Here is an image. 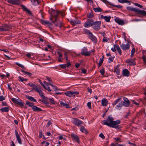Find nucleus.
Wrapping results in <instances>:
<instances>
[{
    "instance_id": "2eb2a0df",
    "label": "nucleus",
    "mask_w": 146,
    "mask_h": 146,
    "mask_svg": "<svg viewBox=\"0 0 146 146\" xmlns=\"http://www.w3.org/2000/svg\"><path fill=\"white\" fill-rule=\"evenodd\" d=\"M88 37L94 42L95 43L96 42L97 38L92 33L88 35Z\"/></svg>"
},
{
    "instance_id": "423d86ee",
    "label": "nucleus",
    "mask_w": 146,
    "mask_h": 146,
    "mask_svg": "<svg viewBox=\"0 0 146 146\" xmlns=\"http://www.w3.org/2000/svg\"><path fill=\"white\" fill-rule=\"evenodd\" d=\"M70 22L71 24L73 26L75 25L78 24H80L81 23V22L80 20L77 18H75L74 19H70Z\"/></svg>"
},
{
    "instance_id": "6ab92c4d",
    "label": "nucleus",
    "mask_w": 146,
    "mask_h": 146,
    "mask_svg": "<svg viewBox=\"0 0 146 146\" xmlns=\"http://www.w3.org/2000/svg\"><path fill=\"white\" fill-rule=\"evenodd\" d=\"M100 17L101 19H104L106 22H110V20L111 18V17L110 16L108 17L107 16H104L102 15H101Z\"/></svg>"
},
{
    "instance_id": "338daca9",
    "label": "nucleus",
    "mask_w": 146,
    "mask_h": 146,
    "mask_svg": "<svg viewBox=\"0 0 146 146\" xmlns=\"http://www.w3.org/2000/svg\"><path fill=\"white\" fill-rule=\"evenodd\" d=\"M135 52V49L134 48L132 49L131 51V55H133Z\"/></svg>"
},
{
    "instance_id": "680f3d73",
    "label": "nucleus",
    "mask_w": 146,
    "mask_h": 146,
    "mask_svg": "<svg viewBox=\"0 0 146 146\" xmlns=\"http://www.w3.org/2000/svg\"><path fill=\"white\" fill-rule=\"evenodd\" d=\"M57 53L60 57H62V55L60 51H58L57 52Z\"/></svg>"
},
{
    "instance_id": "0e129e2a",
    "label": "nucleus",
    "mask_w": 146,
    "mask_h": 146,
    "mask_svg": "<svg viewBox=\"0 0 146 146\" xmlns=\"http://www.w3.org/2000/svg\"><path fill=\"white\" fill-rule=\"evenodd\" d=\"M99 34H100L103 37V38L104 37H105V35H106V34L105 33V32H103L102 33L101 32H99Z\"/></svg>"
},
{
    "instance_id": "c85d7f7f",
    "label": "nucleus",
    "mask_w": 146,
    "mask_h": 146,
    "mask_svg": "<svg viewBox=\"0 0 146 146\" xmlns=\"http://www.w3.org/2000/svg\"><path fill=\"white\" fill-rule=\"evenodd\" d=\"M93 9L96 12H102L103 11V10L99 7L97 8H93Z\"/></svg>"
},
{
    "instance_id": "412c9836",
    "label": "nucleus",
    "mask_w": 146,
    "mask_h": 146,
    "mask_svg": "<svg viewBox=\"0 0 146 146\" xmlns=\"http://www.w3.org/2000/svg\"><path fill=\"white\" fill-rule=\"evenodd\" d=\"M15 134L16 136V137L17 139V140L18 143L20 144H22V142H21V139L19 136V135L17 131V130H15Z\"/></svg>"
},
{
    "instance_id": "052dcab7",
    "label": "nucleus",
    "mask_w": 146,
    "mask_h": 146,
    "mask_svg": "<svg viewBox=\"0 0 146 146\" xmlns=\"http://www.w3.org/2000/svg\"><path fill=\"white\" fill-rule=\"evenodd\" d=\"M134 5L135 6H137L139 7H140V8L142 7V6L141 5L139 4L138 3H135Z\"/></svg>"
},
{
    "instance_id": "39448f33",
    "label": "nucleus",
    "mask_w": 146,
    "mask_h": 146,
    "mask_svg": "<svg viewBox=\"0 0 146 146\" xmlns=\"http://www.w3.org/2000/svg\"><path fill=\"white\" fill-rule=\"evenodd\" d=\"M94 21L92 19H88L85 23L84 26L85 27L88 28L92 26L93 25Z\"/></svg>"
},
{
    "instance_id": "bb28decb",
    "label": "nucleus",
    "mask_w": 146,
    "mask_h": 146,
    "mask_svg": "<svg viewBox=\"0 0 146 146\" xmlns=\"http://www.w3.org/2000/svg\"><path fill=\"white\" fill-rule=\"evenodd\" d=\"M35 91L39 93V95L41 96L42 98L43 97L45 98V96L44 95V93L42 91H41V89L40 88H38V89H36Z\"/></svg>"
},
{
    "instance_id": "69168bd1",
    "label": "nucleus",
    "mask_w": 146,
    "mask_h": 146,
    "mask_svg": "<svg viewBox=\"0 0 146 146\" xmlns=\"http://www.w3.org/2000/svg\"><path fill=\"white\" fill-rule=\"evenodd\" d=\"M99 137L103 139L105 138V136L102 133H100L99 135Z\"/></svg>"
},
{
    "instance_id": "5701e85b",
    "label": "nucleus",
    "mask_w": 146,
    "mask_h": 146,
    "mask_svg": "<svg viewBox=\"0 0 146 146\" xmlns=\"http://www.w3.org/2000/svg\"><path fill=\"white\" fill-rule=\"evenodd\" d=\"M115 22L119 25H123L124 24L123 21L119 19L118 18H116L115 19Z\"/></svg>"
},
{
    "instance_id": "774afa93",
    "label": "nucleus",
    "mask_w": 146,
    "mask_h": 146,
    "mask_svg": "<svg viewBox=\"0 0 146 146\" xmlns=\"http://www.w3.org/2000/svg\"><path fill=\"white\" fill-rule=\"evenodd\" d=\"M59 14H60L62 16H63L65 15V13L64 12H63L61 11H59Z\"/></svg>"
},
{
    "instance_id": "ddd939ff",
    "label": "nucleus",
    "mask_w": 146,
    "mask_h": 146,
    "mask_svg": "<svg viewBox=\"0 0 146 146\" xmlns=\"http://www.w3.org/2000/svg\"><path fill=\"white\" fill-rule=\"evenodd\" d=\"M121 48L123 50H128L129 48V44L127 43L126 44H122L120 45Z\"/></svg>"
},
{
    "instance_id": "5fc2aeb1",
    "label": "nucleus",
    "mask_w": 146,
    "mask_h": 146,
    "mask_svg": "<svg viewBox=\"0 0 146 146\" xmlns=\"http://www.w3.org/2000/svg\"><path fill=\"white\" fill-rule=\"evenodd\" d=\"M116 44L114 45V47L112 48L111 49L112 51H113V52H115V51H116L115 48H116Z\"/></svg>"
},
{
    "instance_id": "7ed1b4c3",
    "label": "nucleus",
    "mask_w": 146,
    "mask_h": 146,
    "mask_svg": "<svg viewBox=\"0 0 146 146\" xmlns=\"http://www.w3.org/2000/svg\"><path fill=\"white\" fill-rule=\"evenodd\" d=\"M101 25V21H96L94 22L92 28L96 31H98L100 29Z\"/></svg>"
},
{
    "instance_id": "4d7b16f0",
    "label": "nucleus",
    "mask_w": 146,
    "mask_h": 146,
    "mask_svg": "<svg viewBox=\"0 0 146 146\" xmlns=\"http://www.w3.org/2000/svg\"><path fill=\"white\" fill-rule=\"evenodd\" d=\"M91 103L90 102H88L87 104V106L88 108L90 109H91Z\"/></svg>"
},
{
    "instance_id": "4c0bfd02",
    "label": "nucleus",
    "mask_w": 146,
    "mask_h": 146,
    "mask_svg": "<svg viewBox=\"0 0 146 146\" xmlns=\"http://www.w3.org/2000/svg\"><path fill=\"white\" fill-rule=\"evenodd\" d=\"M26 104L28 106L31 107L32 108V107L34 106L33 103H31L28 101H27L26 102Z\"/></svg>"
},
{
    "instance_id": "aec40b11",
    "label": "nucleus",
    "mask_w": 146,
    "mask_h": 146,
    "mask_svg": "<svg viewBox=\"0 0 146 146\" xmlns=\"http://www.w3.org/2000/svg\"><path fill=\"white\" fill-rule=\"evenodd\" d=\"M5 31H9L11 29V25L7 24H3L2 25Z\"/></svg>"
},
{
    "instance_id": "a878e982",
    "label": "nucleus",
    "mask_w": 146,
    "mask_h": 146,
    "mask_svg": "<svg viewBox=\"0 0 146 146\" xmlns=\"http://www.w3.org/2000/svg\"><path fill=\"white\" fill-rule=\"evenodd\" d=\"M32 109L34 111L39 112L42 111V110L40 108H38L35 106H34L32 107Z\"/></svg>"
},
{
    "instance_id": "393cba45",
    "label": "nucleus",
    "mask_w": 146,
    "mask_h": 146,
    "mask_svg": "<svg viewBox=\"0 0 146 146\" xmlns=\"http://www.w3.org/2000/svg\"><path fill=\"white\" fill-rule=\"evenodd\" d=\"M101 102L102 105L103 106H106L108 104V101L105 98H103Z\"/></svg>"
},
{
    "instance_id": "f3484780",
    "label": "nucleus",
    "mask_w": 146,
    "mask_h": 146,
    "mask_svg": "<svg viewBox=\"0 0 146 146\" xmlns=\"http://www.w3.org/2000/svg\"><path fill=\"white\" fill-rule=\"evenodd\" d=\"M119 65H117L114 68V72L118 75L119 74Z\"/></svg>"
},
{
    "instance_id": "4be33fe9",
    "label": "nucleus",
    "mask_w": 146,
    "mask_h": 146,
    "mask_svg": "<svg viewBox=\"0 0 146 146\" xmlns=\"http://www.w3.org/2000/svg\"><path fill=\"white\" fill-rule=\"evenodd\" d=\"M122 75L124 76H128L129 75V72L127 69H124L122 71Z\"/></svg>"
},
{
    "instance_id": "cd10ccee",
    "label": "nucleus",
    "mask_w": 146,
    "mask_h": 146,
    "mask_svg": "<svg viewBox=\"0 0 146 146\" xmlns=\"http://www.w3.org/2000/svg\"><path fill=\"white\" fill-rule=\"evenodd\" d=\"M80 130L82 132L86 134H87L88 133L87 129L83 126H80Z\"/></svg>"
},
{
    "instance_id": "864d4df0",
    "label": "nucleus",
    "mask_w": 146,
    "mask_h": 146,
    "mask_svg": "<svg viewBox=\"0 0 146 146\" xmlns=\"http://www.w3.org/2000/svg\"><path fill=\"white\" fill-rule=\"evenodd\" d=\"M57 10H52V13L51 15L53 17H54V15L55 14V13H56L57 14Z\"/></svg>"
},
{
    "instance_id": "c9c22d12",
    "label": "nucleus",
    "mask_w": 146,
    "mask_h": 146,
    "mask_svg": "<svg viewBox=\"0 0 146 146\" xmlns=\"http://www.w3.org/2000/svg\"><path fill=\"white\" fill-rule=\"evenodd\" d=\"M33 5H37L39 4L38 0H30Z\"/></svg>"
},
{
    "instance_id": "a211bd4d",
    "label": "nucleus",
    "mask_w": 146,
    "mask_h": 146,
    "mask_svg": "<svg viewBox=\"0 0 146 146\" xmlns=\"http://www.w3.org/2000/svg\"><path fill=\"white\" fill-rule=\"evenodd\" d=\"M21 7L22 9L24 11H27L29 15L31 16L32 15V13L28 9L23 5H21Z\"/></svg>"
},
{
    "instance_id": "f704fd0d",
    "label": "nucleus",
    "mask_w": 146,
    "mask_h": 146,
    "mask_svg": "<svg viewBox=\"0 0 146 146\" xmlns=\"http://www.w3.org/2000/svg\"><path fill=\"white\" fill-rule=\"evenodd\" d=\"M146 52V51L145 50H143L142 51V53H143V56H142V59H143V61L145 63H146V58L144 54H145Z\"/></svg>"
},
{
    "instance_id": "de8ad7c7",
    "label": "nucleus",
    "mask_w": 146,
    "mask_h": 146,
    "mask_svg": "<svg viewBox=\"0 0 146 146\" xmlns=\"http://www.w3.org/2000/svg\"><path fill=\"white\" fill-rule=\"evenodd\" d=\"M103 61L104 60H103L102 59H100L99 63L98 64V66L99 67L102 65V64Z\"/></svg>"
},
{
    "instance_id": "f257e3e1",
    "label": "nucleus",
    "mask_w": 146,
    "mask_h": 146,
    "mask_svg": "<svg viewBox=\"0 0 146 146\" xmlns=\"http://www.w3.org/2000/svg\"><path fill=\"white\" fill-rule=\"evenodd\" d=\"M113 119V118L111 117V115H109L106 120L103 121V124L116 129H120L121 127L118 125L121 123V121L119 120L114 121Z\"/></svg>"
},
{
    "instance_id": "37998d69",
    "label": "nucleus",
    "mask_w": 146,
    "mask_h": 146,
    "mask_svg": "<svg viewBox=\"0 0 146 146\" xmlns=\"http://www.w3.org/2000/svg\"><path fill=\"white\" fill-rule=\"evenodd\" d=\"M41 20V23L43 24H47L48 25L49 23V22L48 21H44L43 20Z\"/></svg>"
},
{
    "instance_id": "13d9d810",
    "label": "nucleus",
    "mask_w": 146,
    "mask_h": 146,
    "mask_svg": "<svg viewBox=\"0 0 146 146\" xmlns=\"http://www.w3.org/2000/svg\"><path fill=\"white\" fill-rule=\"evenodd\" d=\"M46 78L47 80L49 81V84L50 85V83H51V84H52V81L51 80V79L47 76H46Z\"/></svg>"
},
{
    "instance_id": "dca6fc26",
    "label": "nucleus",
    "mask_w": 146,
    "mask_h": 146,
    "mask_svg": "<svg viewBox=\"0 0 146 146\" xmlns=\"http://www.w3.org/2000/svg\"><path fill=\"white\" fill-rule=\"evenodd\" d=\"M123 106L124 107L123 103V101H121L117 105H116L115 108L118 110H120L121 109Z\"/></svg>"
},
{
    "instance_id": "2f4dec72",
    "label": "nucleus",
    "mask_w": 146,
    "mask_h": 146,
    "mask_svg": "<svg viewBox=\"0 0 146 146\" xmlns=\"http://www.w3.org/2000/svg\"><path fill=\"white\" fill-rule=\"evenodd\" d=\"M116 48L119 55H122L121 50L120 49L119 46L117 44H116Z\"/></svg>"
},
{
    "instance_id": "3c124183",
    "label": "nucleus",
    "mask_w": 146,
    "mask_h": 146,
    "mask_svg": "<svg viewBox=\"0 0 146 146\" xmlns=\"http://www.w3.org/2000/svg\"><path fill=\"white\" fill-rule=\"evenodd\" d=\"M44 86H45V88H44V89L46 90H47L48 92H50L52 90H51L50 89V88L49 86H45V85Z\"/></svg>"
},
{
    "instance_id": "58836bf2",
    "label": "nucleus",
    "mask_w": 146,
    "mask_h": 146,
    "mask_svg": "<svg viewBox=\"0 0 146 146\" xmlns=\"http://www.w3.org/2000/svg\"><path fill=\"white\" fill-rule=\"evenodd\" d=\"M19 80L20 81H21L22 82H23V81H27L28 79L26 78H24L21 77L19 76Z\"/></svg>"
},
{
    "instance_id": "f8f14e48",
    "label": "nucleus",
    "mask_w": 146,
    "mask_h": 146,
    "mask_svg": "<svg viewBox=\"0 0 146 146\" xmlns=\"http://www.w3.org/2000/svg\"><path fill=\"white\" fill-rule=\"evenodd\" d=\"M125 62L130 66H134L136 64V62L132 59L130 58L127 60H126Z\"/></svg>"
},
{
    "instance_id": "0eeeda50",
    "label": "nucleus",
    "mask_w": 146,
    "mask_h": 146,
    "mask_svg": "<svg viewBox=\"0 0 146 146\" xmlns=\"http://www.w3.org/2000/svg\"><path fill=\"white\" fill-rule=\"evenodd\" d=\"M72 123L76 125L79 127L80 126L81 124L83 123V122L76 118H74L73 119Z\"/></svg>"
},
{
    "instance_id": "8fccbe9b",
    "label": "nucleus",
    "mask_w": 146,
    "mask_h": 146,
    "mask_svg": "<svg viewBox=\"0 0 146 146\" xmlns=\"http://www.w3.org/2000/svg\"><path fill=\"white\" fill-rule=\"evenodd\" d=\"M131 101L133 104L136 105L138 106L139 105V103L136 102L135 100H131Z\"/></svg>"
},
{
    "instance_id": "9b49d317",
    "label": "nucleus",
    "mask_w": 146,
    "mask_h": 146,
    "mask_svg": "<svg viewBox=\"0 0 146 146\" xmlns=\"http://www.w3.org/2000/svg\"><path fill=\"white\" fill-rule=\"evenodd\" d=\"M8 3L12 4L19 5L20 4L21 0H7Z\"/></svg>"
},
{
    "instance_id": "1a4fd4ad",
    "label": "nucleus",
    "mask_w": 146,
    "mask_h": 146,
    "mask_svg": "<svg viewBox=\"0 0 146 146\" xmlns=\"http://www.w3.org/2000/svg\"><path fill=\"white\" fill-rule=\"evenodd\" d=\"M127 9L129 11H133L135 13H137L139 14H140L139 11H141V10H139L138 9L135 8L133 7H127Z\"/></svg>"
},
{
    "instance_id": "c756f323",
    "label": "nucleus",
    "mask_w": 146,
    "mask_h": 146,
    "mask_svg": "<svg viewBox=\"0 0 146 146\" xmlns=\"http://www.w3.org/2000/svg\"><path fill=\"white\" fill-rule=\"evenodd\" d=\"M121 98H118L116 100L114 101L112 103V105L114 106L115 105H116L119 102L121 101Z\"/></svg>"
},
{
    "instance_id": "ea45409f",
    "label": "nucleus",
    "mask_w": 146,
    "mask_h": 146,
    "mask_svg": "<svg viewBox=\"0 0 146 146\" xmlns=\"http://www.w3.org/2000/svg\"><path fill=\"white\" fill-rule=\"evenodd\" d=\"M21 71L25 74H26L29 76H31L32 75V74L29 72L25 71L23 70H21Z\"/></svg>"
},
{
    "instance_id": "bf43d9fd",
    "label": "nucleus",
    "mask_w": 146,
    "mask_h": 146,
    "mask_svg": "<svg viewBox=\"0 0 146 146\" xmlns=\"http://www.w3.org/2000/svg\"><path fill=\"white\" fill-rule=\"evenodd\" d=\"M5 99V97L3 96H0V101H2L4 100Z\"/></svg>"
},
{
    "instance_id": "e2e57ef3",
    "label": "nucleus",
    "mask_w": 146,
    "mask_h": 146,
    "mask_svg": "<svg viewBox=\"0 0 146 146\" xmlns=\"http://www.w3.org/2000/svg\"><path fill=\"white\" fill-rule=\"evenodd\" d=\"M39 82L40 83V85L42 86L44 88H45V85L43 83L41 82V80L40 79L39 80Z\"/></svg>"
},
{
    "instance_id": "a19ab883",
    "label": "nucleus",
    "mask_w": 146,
    "mask_h": 146,
    "mask_svg": "<svg viewBox=\"0 0 146 146\" xmlns=\"http://www.w3.org/2000/svg\"><path fill=\"white\" fill-rule=\"evenodd\" d=\"M15 64L16 65L21 67L23 69H25V68L24 66L19 64V63L16 62L15 63Z\"/></svg>"
},
{
    "instance_id": "09e8293b",
    "label": "nucleus",
    "mask_w": 146,
    "mask_h": 146,
    "mask_svg": "<svg viewBox=\"0 0 146 146\" xmlns=\"http://www.w3.org/2000/svg\"><path fill=\"white\" fill-rule=\"evenodd\" d=\"M109 39L108 38H107L106 37H104L102 41L103 42H107L109 40Z\"/></svg>"
},
{
    "instance_id": "e433bc0d",
    "label": "nucleus",
    "mask_w": 146,
    "mask_h": 146,
    "mask_svg": "<svg viewBox=\"0 0 146 146\" xmlns=\"http://www.w3.org/2000/svg\"><path fill=\"white\" fill-rule=\"evenodd\" d=\"M87 17L90 19L94 17V15L92 12L91 11L90 13H88L87 14Z\"/></svg>"
},
{
    "instance_id": "b1692460",
    "label": "nucleus",
    "mask_w": 146,
    "mask_h": 146,
    "mask_svg": "<svg viewBox=\"0 0 146 146\" xmlns=\"http://www.w3.org/2000/svg\"><path fill=\"white\" fill-rule=\"evenodd\" d=\"M27 84L29 86L32 87L33 88L31 92L34 90H35V91H36V89H38V88H37V86L33 83L31 84L30 83H28Z\"/></svg>"
},
{
    "instance_id": "6e6552de",
    "label": "nucleus",
    "mask_w": 146,
    "mask_h": 146,
    "mask_svg": "<svg viewBox=\"0 0 146 146\" xmlns=\"http://www.w3.org/2000/svg\"><path fill=\"white\" fill-rule=\"evenodd\" d=\"M81 54L82 55L85 56H89L88 51V49L86 47H84L82 49Z\"/></svg>"
},
{
    "instance_id": "49530a36",
    "label": "nucleus",
    "mask_w": 146,
    "mask_h": 146,
    "mask_svg": "<svg viewBox=\"0 0 146 146\" xmlns=\"http://www.w3.org/2000/svg\"><path fill=\"white\" fill-rule=\"evenodd\" d=\"M50 85L52 87L53 89L55 91L58 90L57 87L56 86H54L53 84H51V83H50Z\"/></svg>"
},
{
    "instance_id": "a18cd8bd",
    "label": "nucleus",
    "mask_w": 146,
    "mask_h": 146,
    "mask_svg": "<svg viewBox=\"0 0 146 146\" xmlns=\"http://www.w3.org/2000/svg\"><path fill=\"white\" fill-rule=\"evenodd\" d=\"M115 58V56L112 57L111 56L110 57L108 58V62L110 63L112 62L114 59V58Z\"/></svg>"
},
{
    "instance_id": "6e6d98bb",
    "label": "nucleus",
    "mask_w": 146,
    "mask_h": 146,
    "mask_svg": "<svg viewBox=\"0 0 146 146\" xmlns=\"http://www.w3.org/2000/svg\"><path fill=\"white\" fill-rule=\"evenodd\" d=\"M100 72L102 75H104L105 73L104 69V68L102 69L100 71Z\"/></svg>"
},
{
    "instance_id": "72a5a7b5",
    "label": "nucleus",
    "mask_w": 146,
    "mask_h": 146,
    "mask_svg": "<svg viewBox=\"0 0 146 146\" xmlns=\"http://www.w3.org/2000/svg\"><path fill=\"white\" fill-rule=\"evenodd\" d=\"M26 98H28L29 100L34 102H36V100L33 97L28 96L27 97H26Z\"/></svg>"
},
{
    "instance_id": "79ce46f5",
    "label": "nucleus",
    "mask_w": 146,
    "mask_h": 146,
    "mask_svg": "<svg viewBox=\"0 0 146 146\" xmlns=\"http://www.w3.org/2000/svg\"><path fill=\"white\" fill-rule=\"evenodd\" d=\"M84 33L86 35H88L90 34L91 32L89 30L87 29H84Z\"/></svg>"
},
{
    "instance_id": "20e7f679",
    "label": "nucleus",
    "mask_w": 146,
    "mask_h": 146,
    "mask_svg": "<svg viewBox=\"0 0 146 146\" xmlns=\"http://www.w3.org/2000/svg\"><path fill=\"white\" fill-rule=\"evenodd\" d=\"M79 93L78 92L73 91H68L64 93V94L67 96L69 97H75V95L78 94Z\"/></svg>"
},
{
    "instance_id": "f03ea898",
    "label": "nucleus",
    "mask_w": 146,
    "mask_h": 146,
    "mask_svg": "<svg viewBox=\"0 0 146 146\" xmlns=\"http://www.w3.org/2000/svg\"><path fill=\"white\" fill-rule=\"evenodd\" d=\"M11 100L13 103L20 106L21 107L24 106V103L22 102V100L20 99L12 98Z\"/></svg>"
},
{
    "instance_id": "473e14b6",
    "label": "nucleus",
    "mask_w": 146,
    "mask_h": 146,
    "mask_svg": "<svg viewBox=\"0 0 146 146\" xmlns=\"http://www.w3.org/2000/svg\"><path fill=\"white\" fill-rule=\"evenodd\" d=\"M54 23L56 26L59 27H61L62 26V23L60 21L56 22Z\"/></svg>"
},
{
    "instance_id": "4468645a",
    "label": "nucleus",
    "mask_w": 146,
    "mask_h": 146,
    "mask_svg": "<svg viewBox=\"0 0 146 146\" xmlns=\"http://www.w3.org/2000/svg\"><path fill=\"white\" fill-rule=\"evenodd\" d=\"M71 137L73 140L75 141L78 143H79V138L77 135L74 133H72L71 134Z\"/></svg>"
},
{
    "instance_id": "c03bdc74",
    "label": "nucleus",
    "mask_w": 146,
    "mask_h": 146,
    "mask_svg": "<svg viewBox=\"0 0 146 146\" xmlns=\"http://www.w3.org/2000/svg\"><path fill=\"white\" fill-rule=\"evenodd\" d=\"M48 100H50V103L52 104H55V103L54 101V99L53 98H49Z\"/></svg>"
},
{
    "instance_id": "603ef678",
    "label": "nucleus",
    "mask_w": 146,
    "mask_h": 146,
    "mask_svg": "<svg viewBox=\"0 0 146 146\" xmlns=\"http://www.w3.org/2000/svg\"><path fill=\"white\" fill-rule=\"evenodd\" d=\"M59 66L62 69H65L66 68V66L65 64H60Z\"/></svg>"
},
{
    "instance_id": "9d476101",
    "label": "nucleus",
    "mask_w": 146,
    "mask_h": 146,
    "mask_svg": "<svg viewBox=\"0 0 146 146\" xmlns=\"http://www.w3.org/2000/svg\"><path fill=\"white\" fill-rule=\"evenodd\" d=\"M123 103L124 107H128L129 106L130 102L129 100L126 98H123Z\"/></svg>"
},
{
    "instance_id": "7c9ffc66",
    "label": "nucleus",
    "mask_w": 146,
    "mask_h": 146,
    "mask_svg": "<svg viewBox=\"0 0 146 146\" xmlns=\"http://www.w3.org/2000/svg\"><path fill=\"white\" fill-rule=\"evenodd\" d=\"M0 110L2 112H6L9 111V109L7 107H4L0 109Z\"/></svg>"
}]
</instances>
